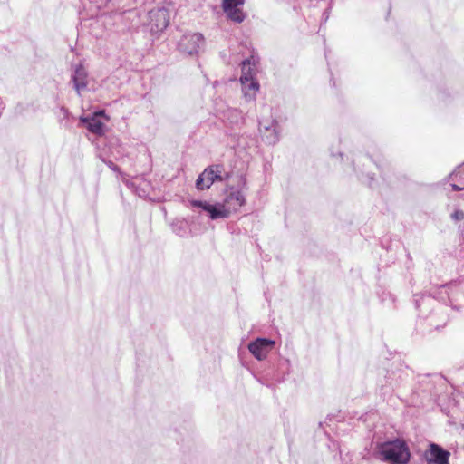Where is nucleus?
Returning a JSON list of instances; mask_svg holds the SVG:
<instances>
[{"mask_svg": "<svg viewBox=\"0 0 464 464\" xmlns=\"http://www.w3.org/2000/svg\"><path fill=\"white\" fill-rule=\"evenodd\" d=\"M382 459L395 464H404L410 458V453L405 444L400 440L387 442L379 449Z\"/></svg>", "mask_w": 464, "mask_h": 464, "instance_id": "obj_1", "label": "nucleus"}, {"mask_svg": "<svg viewBox=\"0 0 464 464\" xmlns=\"http://www.w3.org/2000/svg\"><path fill=\"white\" fill-rule=\"evenodd\" d=\"M246 188V180L243 179L241 181V188L237 190L230 191L224 202L219 203L220 212H225L224 218H227L231 213L236 212L245 205L246 198L244 195V190Z\"/></svg>", "mask_w": 464, "mask_h": 464, "instance_id": "obj_2", "label": "nucleus"}, {"mask_svg": "<svg viewBox=\"0 0 464 464\" xmlns=\"http://www.w3.org/2000/svg\"><path fill=\"white\" fill-rule=\"evenodd\" d=\"M80 121L93 134L102 136L106 132V123L109 117L103 111H97L91 116H82Z\"/></svg>", "mask_w": 464, "mask_h": 464, "instance_id": "obj_3", "label": "nucleus"}, {"mask_svg": "<svg viewBox=\"0 0 464 464\" xmlns=\"http://www.w3.org/2000/svg\"><path fill=\"white\" fill-rule=\"evenodd\" d=\"M204 44V39L200 34H184L179 42V49L180 52L193 55L197 54Z\"/></svg>", "mask_w": 464, "mask_h": 464, "instance_id": "obj_4", "label": "nucleus"}, {"mask_svg": "<svg viewBox=\"0 0 464 464\" xmlns=\"http://www.w3.org/2000/svg\"><path fill=\"white\" fill-rule=\"evenodd\" d=\"M222 169L220 166H212L208 169H206L198 178L196 181V187L198 189L203 190L209 188L210 186L216 180H221L223 178L221 176Z\"/></svg>", "mask_w": 464, "mask_h": 464, "instance_id": "obj_5", "label": "nucleus"}, {"mask_svg": "<svg viewBox=\"0 0 464 464\" xmlns=\"http://www.w3.org/2000/svg\"><path fill=\"white\" fill-rule=\"evenodd\" d=\"M274 345L275 341L266 338H257L248 344V350L256 359L262 361L266 358Z\"/></svg>", "mask_w": 464, "mask_h": 464, "instance_id": "obj_6", "label": "nucleus"}, {"mask_svg": "<svg viewBox=\"0 0 464 464\" xmlns=\"http://www.w3.org/2000/svg\"><path fill=\"white\" fill-rule=\"evenodd\" d=\"M428 464H450V452L444 450L439 445L430 443L424 454Z\"/></svg>", "mask_w": 464, "mask_h": 464, "instance_id": "obj_7", "label": "nucleus"}, {"mask_svg": "<svg viewBox=\"0 0 464 464\" xmlns=\"http://www.w3.org/2000/svg\"><path fill=\"white\" fill-rule=\"evenodd\" d=\"M259 130L263 139L268 144H274L278 140L277 123L270 118H264L259 122Z\"/></svg>", "mask_w": 464, "mask_h": 464, "instance_id": "obj_8", "label": "nucleus"}, {"mask_svg": "<svg viewBox=\"0 0 464 464\" xmlns=\"http://www.w3.org/2000/svg\"><path fill=\"white\" fill-rule=\"evenodd\" d=\"M244 0H223V8L227 15L233 21L240 23L244 20L241 6Z\"/></svg>", "mask_w": 464, "mask_h": 464, "instance_id": "obj_9", "label": "nucleus"}, {"mask_svg": "<svg viewBox=\"0 0 464 464\" xmlns=\"http://www.w3.org/2000/svg\"><path fill=\"white\" fill-rule=\"evenodd\" d=\"M151 17V31L161 32L169 25V18L167 11L164 9H158L150 13Z\"/></svg>", "mask_w": 464, "mask_h": 464, "instance_id": "obj_10", "label": "nucleus"}, {"mask_svg": "<svg viewBox=\"0 0 464 464\" xmlns=\"http://www.w3.org/2000/svg\"><path fill=\"white\" fill-rule=\"evenodd\" d=\"M240 82L244 97L247 101L255 100L259 91V83L254 78H246V76H241Z\"/></svg>", "mask_w": 464, "mask_h": 464, "instance_id": "obj_11", "label": "nucleus"}, {"mask_svg": "<svg viewBox=\"0 0 464 464\" xmlns=\"http://www.w3.org/2000/svg\"><path fill=\"white\" fill-rule=\"evenodd\" d=\"M190 205L206 211L212 219L224 218L225 212H220L219 203L213 205L207 201L192 200Z\"/></svg>", "mask_w": 464, "mask_h": 464, "instance_id": "obj_12", "label": "nucleus"}, {"mask_svg": "<svg viewBox=\"0 0 464 464\" xmlns=\"http://www.w3.org/2000/svg\"><path fill=\"white\" fill-rule=\"evenodd\" d=\"M72 81L74 84V88L78 94L81 93L82 91L85 90L88 85V80H87V72L84 70L83 67L78 66L75 71L74 74L72 75Z\"/></svg>", "mask_w": 464, "mask_h": 464, "instance_id": "obj_13", "label": "nucleus"}, {"mask_svg": "<svg viewBox=\"0 0 464 464\" xmlns=\"http://www.w3.org/2000/svg\"><path fill=\"white\" fill-rule=\"evenodd\" d=\"M256 63L254 60L247 59L242 63V75L246 78H254Z\"/></svg>", "mask_w": 464, "mask_h": 464, "instance_id": "obj_14", "label": "nucleus"}, {"mask_svg": "<svg viewBox=\"0 0 464 464\" xmlns=\"http://www.w3.org/2000/svg\"><path fill=\"white\" fill-rule=\"evenodd\" d=\"M451 218L454 220H462L464 218V212L462 210H456L454 213L451 214Z\"/></svg>", "mask_w": 464, "mask_h": 464, "instance_id": "obj_15", "label": "nucleus"}, {"mask_svg": "<svg viewBox=\"0 0 464 464\" xmlns=\"http://www.w3.org/2000/svg\"><path fill=\"white\" fill-rule=\"evenodd\" d=\"M452 188L454 190H459L460 189L457 185H452Z\"/></svg>", "mask_w": 464, "mask_h": 464, "instance_id": "obj_16", "label": "nucleus"}]
</instances>
